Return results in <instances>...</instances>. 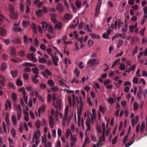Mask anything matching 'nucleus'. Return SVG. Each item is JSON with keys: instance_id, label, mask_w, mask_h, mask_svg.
Segmentation results:
<instances>
[{"instance_id": "a19ab883", "label": "nucleus", "mask_w": 147, "mask_h": 147, "mask_svg": "<svg viewBox=\"0 0 147 147\" xmlns=\"http://www.w3.org/2000/svg\"><path fill=\"white\" fill-rule=\"evenodd\" d=\"M11 74L13 78H15L17 76L18 73L16 70L12 71L11 72Z\"/></svg>"}, {"instance_id": "9d476101", "label": "nucleus", "mask_w": 147, "mask_h": 147, "mask_svg": "<svg viewBox=\"0 0 147 147\" xmlns=\"http://www.w3.org/2000/svg\"><path fill=\"white\" fill-rule=\"evenodd\" d=\"M9 11L10 12L9 15L10 17H12L13 18H15L13 16V14H14L15 16H17L16 12H14V8L13 6L12 5L9 4Z\"/></svg>"}, {"instance_id": "58836bf2", "label": "nucleus", "mask_w": 147, "mask_h": 147, "mask_svg": "<svg viewBox=\"0 0 147 147\" xmlns=\"http://www.w3.org/2000/svg\"><path fill=\"white\" fill-rule=\"evenodd\" d=\"M93 83V86L95 89H100V88L99 85L98 83L94 82Z\"/></svg>"}, {"instance_id": "e433bc0d", "label": "nucleus", "mask_w": 147, "mask_h": 147, "mask_svg": "<svg viewBox=\"0 0 147 147\" xmlns=\"http://www.w3.org/2000/svg\"><path fill=\"white\" fill-rule=\"evenodd\" d=\"M47 84L50 86H53L55 85V84L53 81L51 80H49L47 81Z\"/></svg>"}, {"instance_id": "ea45409f", "label": "nucleus", "mask_w": 147, "mask_h": 147, "mask_svg": "<svg viewBox=\"0 0 147 147\" xmlns=\"http://www.w3.org/2000/svg\"><path fill=\"white\" fill-rule=\"evenodd\" d=\"M74 73L76 75L77 77H79L80 76V71L78 69V68H76L74 70Z\"/></svg>"}, {"instance_id": "7ed1b4c3", "label": "nucleus", "mask_w": 147, "mask_h": 147, "mask_svg": "<svg viewBox=\"0 0 147 147\" xmlns=\"http://www.w3.org/2000/svg\"><path fill=\"white\" fill-rule=\"evenodd\" d=\"M51 116L49 118V123L51 127L52 128L53 127L54 125L53 117H55L56 120H58V112L57 111L55 112L54 109H51Z\"/></svg>"}, {"instance_id": "f257e3e1", "label": "nucleus", "mask_w": 147, "mask_h": 147, "mask_svg": "<svg viewBox=\"0 0 147 147\" xmlns=\"http://www.w3.org/2000/svg\"><path fill=\"white\" fill-rule=\"evenodd\" d=\"M40 23L42 24V27L40 25L38 26V30L39 33H42L47 31L51 33H53V29L51 26L48 24L46 22H42Z\"/></svg>"}, {"instance_id": "20e7f679", "label": "nucleus", "mask_w": 147, "mask_h": 147, "mask_svg": "<svg viewBox=\"0 0 147 147\" xmlns=\"http://www.w3.org/2000/svg\"><path fill=\"white\" fill-rule=\"evenodd\" d=\"M83 107V103L82 102H81L80 107L78 108V125L79 126H80L81 125L82 128L83 129H84V121L82 119H81V115L82 113L81 108Z\"/></svg>"}, {"instance_id": "09e8293b", "label": "nucleus", "mask_w": 147, "mask_h": 147, "mask_svg": "<svg viewBox=\"0 0 147 147\" xmlns=\"http://www.w3.org/2000/svg\"><path fill=\"white\" fill-rule=\"evenodd\" d=\"M71 133L70 129H67L65 133L66 138H67Z\"/></svg>"}, {"instance_id": "79ce46f5", "label": "nucleus", "mask_w": 147, "mask_h": 147, "mask_svg": "<svg viewBox=\"0 0 147 147\" xmlns=\"http://www.w3.org/2000/svg\"><path fill=\"white\" fill-rule=\"evenodd\" d=\"M46 142V136L45 134L44 136L42 137L41 142L45 145Z\"/></svg>"}, {"instance_id": "603ef678", "label": "nucleus", "mask_w": 147, "mask_h": 147, "mask_svg": "<svg viewBox=\"0 0 147 147\" xmlns=\"http://www.w3.org/2000/svg\"><path fill=\"white\" fill-rule=\"evenodd\" d=\"M40 49L43 51H46L47 49V47L44 44H41L40 45Z\"/></svg>"}, {"instance_id": "37998d69", "label": "nucleus", "mask_w": 147, "mask_h": 147, "mask_svg": "<svg viewBox=\"0 0 147 147\" xmlns=\"http://www.w3.org/2000/svg\"><path fill=\"white\" fill-rule=\"evenodd\" d=\"M7 65L6 63H4L2 64L1 69L2 71L5 70L7 68Z\"/></svg>"}, {"instance_id": "423d86ee", "label": "nucleus", "mask_w": 147, "mask_h": 147, "mask_svg": "<svg viewBox=\"0 0 147 147\" xmlns=\"http://www.w3.org/2000/svg\"><path fill=\"white\" fill-rule=\"evenodd\" d=\"M38 135L39 136H40L41 135V132L39 130H37L36 131L34 132L32 138V143H34L35 142V143L36 146H37L39 144V142L37 140Z\"/></svg>"}, {"instance_id": "4be33fe9", "label": "nucleus", "mask_w": 147, "mask_h": 147, "mask_svg": "<svg viewBox=\"0 0 147 147\" xmlns=\"http://www.w3.org/2000/svg\"><path fill=\"white\" fill-rule=\"evenodd\" d=\"M62 26V23L59 22L55 25V28L56 30H59Z\"/></svg>"}, {"instance_id": "a211bd4d", "label": "nucleus", "mask_w": 147, "mask_h": 147, "mask_svg": "<svg viewBox=\"0 0 147 147\" xmlns=\"http://www.w3.org/2000/svg\"><path fill=\"white\" fill-rule=\"evenodd\" d=\"M27 57L34 62H36L37 61V59L34 57L33 53L28 54Z\"/></svg>"}, {"instance_id": "6e6d98bb", "label": "nucleus", "mask_w": 147, "mask_h": 147, "mask_svg": "<svg viewBox=\"0 0 147 147\" xmlns=\"http://www.w3.org/2000/svg\"><path fill=\"white\" fill-rule=\"evenodd\" d=\"M35 125L36 127L37 128H39L40 126V122L39 120H37L35 123Z\"/></svg>"}, {"instance_id": "0eeeda50", "label": "nucleus", "mask_w": 147, "mask_h": 147, "mask_svg": "<svg viewBox=\"0 0 147 147\" xmlns=\"http://www.w3.org/2000/svg\"><path fill=\"white\" fill-rule=\"evenodd\" d=\"M123 24L122 22L119 20L117 19L115 21L114 24H111V27L112 29L116 30L117 26L120 28L122 26Z\"/></svg>"}, {"instance_id": "13d9d810", "label": "nucleus", "mask_w": 147, "mask_h": 147, "mask_svg": "<svg viewBox=\"0 0 147 147\" xmlns=\"http://www.w3.org/2000/svg\"><path fill=\"white\" fill-rule=\"evenodd\" d=\"M139 106V104L137 103L136 102H135L134 104L133 105V108L134 110H136L138 108Z\"/></svg>"}, {"instance_id": "9b49d317", "label": "nucleus", "mask_w": 147, "mask_h": 147, "mask_svg": "<svg viewBox=\"0 0 147 147\" xmlns=\"http://www.w3.org/2000/svg\"><path fill=\"white\" fill-rule=\"evenodd\" d=\"M46 109V106L43 104L41 107H40L38 110V113L36 112V117H40V113H43Z\"/></svg>"}, {"instance_id": "2f4dec72", "label": "nucleus", "mask_w": 147, "mask_h": 147, "mask_svg": "<svg viewBox=\"0 0 147 147\" xmlns=\"http://www.w3.org/2000/svg\"><path fill=\"white\" fill-rule=\"evenodd\" d=\"M35 13L38 16L40 17L42 15L43 11L42 10L39 9L35 11Z\"/></svg>"}, {"instance_id": "5701e85b", "label": "nucleus", "mask_w": 147, "mask_h": 147, "mask_svg": "<svg viewBox=\"0 0 147 147\" xmlns=\"http://www.w3.org/2000/svg\"><path fill=\"white\" fill-rule=\"evenodd\" d=\"M22 26L25 28L28 27L30 26V23L28 21L24 20L22 22Z\"/></svg>"}, {"instance_id": "b1692460", "label": "nucleus", "mask_w": 147, "mask_h": 147, "mask_svg": "<svg viewBox=\"0 0 147 147\" xmlns=\"http://www.w3.org/2000/svg\"><path fill=\"white\" fill-rule=\"evenodd\" d=\"M5 106L6 109H7L8 108L10 109L11 107V105L10 101L8 99L6 100L5 103Z\"/></svg>"}, {"instance_id": "338daca9", "label": "nucleus", "mask_w": 147, "mask_h": 147, "mask_svg": "<svg viewBox=\"0 0 147 147\" xmlns=\"http://www.w3.org/2000/svg\"><path fill=\"white\" fill-rule=\"evenodd\" d=\"M46 59L44 58H39V61L40 63H43L46 62Z\"/></svg>"}, {"instance_id": "774afa93", "label": "nucleus", "mask_w": 147, "mask_h": 147, "mask_svg": "<svg viewBox=\"0 0 147 147\" xmlns=\"http://www.w3.org/2000/svg\"><path fill=\"white\" fill-rule=\"evenodd\" d=\"M44 145L45 146V147H51L52 146L51 143L50 142H48Z\"/></svg>"}, {"instance_id": "a878e982", "label": "nucleus", "mask_w": 147, "mask_h": 147, "mask_svg": "<svg viewBox=\"0 0 147 147\" xmlns=\"http://www.w3.org/2000/svg\"><path fill=\"white\" fill-rule=\"evenodd\" d=\"M136 67V65L134 64L128 68L125 71L128 72H129L131 71L135 70Z\"/></svg>"}, {"instance_id": "c756f323", "label": "nucleus", "mask_w": 147, "mask_h": 147, "mask_svg": "<svg viewBox=\"0 0 147 147\" xmlns=\"http://www.w3.org/2000/svg\"><path fill=\"white\" fill-rule=\"evenodd\" d=\"M11 60L15 63L22 62L23 61L22 59L17 58H15V59H11Z\"/></svg>"}, {"instance_id": "6e6552de", "label": "nucleus", "mask_w": 147, "mask_h": 147, "mask_svg": "<svg viewBox=\"0 0 147 147\" xmlns=\"http://www.w3.org/2000/svg\"><path fill=\"white\" fill-rule=\"evenodd\" d=\"M70 140V144L71 147L73 146L78 141V139L76 136L75 135H73L72 133L71 134Z\"/></svg>"}, {"instance_id": "680f3d73", "label": "nucleus", "mask_w": 147, "mask_h": 147, "mask_svg": "<svg viewBox=\"0 0 147 147\" xmlns=\"http://www.w3.org/2000/svg\"><path fill=\"white\" fill-rule=\"evenodd\" d=\"M46 50L47 52L51 56H53V55L51 53L52 49H51L50 48H47V49Z\"/></svg>"}, {"instance_id": "6ab92c4d", "label": "nucleus", "mask_w": 147, "mask_h": 147, "mask_svg": "<svg viewBox=\"0 0 147 147\" xmlns=\"http://www.w3.org/2000/svg\"><path fill=\"white\" fill-rule=\"evenodd\" d=\"M91 121V119L89 118V119H87L86 120V122H85V124L86 127H87V128L86 129V136L87 135V130H90V123Z\"/></svg>"}, {"instance_id": "cd10ccee", "label": "nucleus", "mask_w": 147, "mask_h": 147, "mask_svg": "<svg viewBox=\"0 0 147 147\" xmlns=\"http://www.w3.org/2000/svg\"><path fill=\"white\" fill-rule=\"evenodd\" d=\"M11 118L12 123L15 126H16L17 124V120L16 117L15 116L12 115Z\"/></svg>"}, {"instance_id": "aec40b11", "label": "nucleus", "mask_w": 147, "mask_h": 147, "mask_svg": "<svg viewBox=\"0 0 147 147\" xmlns=\"http://www.w3.org/2000/svg\"><path fill=\"white\" fill-rule=\"evenodd\" d=\"M101 6V5H96L95 13V16H98L100 13V9Z\"/></svg>"}, {"instance_id": "c9c22d12", "label": "nucleus", "mask_w": 147, "mask_h": 147, "mask_svg": "<svg viewBox=\"0 0 147 147\" xmlns=\"http://www.w3.org/2000/svg\"><path fill=\"white\" fill-rule=\"evenodd\" d=\"M2 125L3 130L5 132L7 133V130L9 131L8 127V126L7 128V127L6 124L4 122H3Z\"/></svg>"}, {"instance_id": "69168bd1", "label": "nucleus", "mask_w": 147, "mask_h": 147, "mask_svg": "<svg viewBox=\"0 0 147 147\" xmlns=\"http://www.w3.org/2000/svg\"><path fill=\"white\" fill-rule=\"evenodd\" d=\"M19 91L20 92H22L23 94L24 95H25L26 92L25 90V88L24 87L20 88L19 89Z\"/></svg>"}, {"instance_id": "393cba45", "label": "nucleus", "mask_w": 147, "mask_h": 147, "mask_svg": "<svg viewBox=\"0 0 147 147\" xmlns=\"http://www.w3.org/2000/svg\"><path fill=\"white\" fill-rule=\"evenodd\" d=\"M6 80L5 78L3 76L0 75V84L3 85H4V82Z\"/></svg>"}, {"instance_id": "2eb2a0df", "label": "nucleus", "mask_w": 147, "mask_h": 147, "mask_svg": "<svg viewBox=\"0 0 147 147\" xmlns=\"http://www.w3.org/2000/svg\"><path fill=\"white\" fill-rule=\"evenodd\" d=\"M99 61H96L95 59H91L89 60L87 63V64L90 65H97L99 63Z\"/></svg>"}, {"instance_id": "a18cd8bd", "label": "nucleus", "mask_w": 147, "mask_h": 147, "mask_svg": "<svg viewBox=\"0 0 147 147\" xmlns=\"http://www.w3.org/2000/svg\"><path fill=\"white\" fill-rule=\"evenodd\" d=\"M106 100L108 102L112 104L115 101L114 99L112 98H106Z\"/></svg>"}, {"instance_id": "de8ad7c7", "label": "nucleus", "mask_w": 147, "mask_h": 147, "mask_svg": "<svg viewBox=\"0 0 147 147\" xmlns=\"http://www.w3.org/2000/svg\"><path fill=\"white\" fill-rule=\"evenodd\" d=\"M119 69L123 71L125 69V65L123 63L121 64L119 67Z\"/></svg>"}, {"instance_id": "49530a36", "label": "nucleus", "mask_w": 147, "mask_h": 147, "mask_svg": "<svg viewBox=\"0 0 147 147\" xmlns=\"http://www.w3.org/2000/svg\"><path fill=\"white\" fill-rule=\"evenodd\" d=\"M8 141L9 142V146L10 147H14L12 146V145L13 144V140L10 138H8Z\"/></svg>"}, {"instance_id": "4d7b16f0", "label": "nucleus", "mask_w": 147, "mask_h": 147, "mask_svg": "<svg viewBox=\"0 0 147 147\" xmlns=\"http://www.w3.org/2000/svg\"><path fill=\"white\" fill-rule=\"evenodd\" d=\"M64 62L65 64H67L68 63L71 64V62L70 59L68 58H65L64 60Z\"/></svg>"}, {"instance_id": "5fc2aeb1", "label": "nucleus", "mask_w": 147, "mask_h": 147, "mask_svg": "<svg viewBox=\"0 0 147 147\" xmlns=\"http://www.w3.org/2000/svg\"><path fill=\"white\" fill-rule=\"evenodd\" d=\"M32 71L34 74L37 75L39 73V69L37 67H35L32 69Z\"/></svg>"}, {"instance_id": "8fccbe9b", "label": "nucleus", "mask_w": 147, "mask_h": 147, "mask_svg": "<svg viewBox=\"0 0 147 147\" xmlns=\"http://www.w3.org/2000/svg\"><path fill=\"white\" fill-rule=\"evenodd\" d=\"M10 53L11 55L14 56L16 55L15 52V49L14 48H10Z\"/></svg>"}, {"instance_id": "ddd939ff", "label": "nucleus", "mask_w": 147, "mask_h": 147, "mask_svg": "<svg viewBox=\"0 0 147 147\" xmlns=\"http://www.w3.org/2000/svg\"><path fill=\"white\" fill-rule=\"evenodd\" d=\"M78 20L77 18L74 19L69 25L70 28H75L78 25Z\"/></svg>"}, {"instance_id": "7c9ffc66", "label": "nucleus", "mask_w": 147, "mask_h": 147, "mask_svg": "<svg viewBox=\"0 0 147 147\" xmlns=\"http://www.w3.org/2000/svg\"><path fill=\"white\" fill-rule=\"evenodd\" d=\"M5 120L7 125L9 126V114L7 113L5 114Z\"/></svg>"}, {"instance_id": "bf43d9fd", "label": "nucleus", "mask_w": 147, "mask_h": 147, "mask_svg": "<svg viewBox=\"0 0 147 147\" xmlns=\"http://www.w3.org/2000/svg\"><path fill=\"white\" fill-rule=\"evenodd\" d=\"M11 98L13 101H15L17 99V96L14 93H13L11 94Z\"/></svg>"}, {"instance_id": "dca6fc26", "label": "nucleus", "mask_w": 147, "mask_h": 147, "mask_svg": "<svg viewBox=\"0 0 147 147\" xmlns=\"http://www.w3.org/2000/svg\"><path fill=\"white\" fill-rule=\"evenodd\" d=\"M56 10L59 13H62L64 11V8L62 5L59 3L57 5L56 7Z\"/></svg>"}, {"instance_id": "e2e57ef3", "label": "nucleus", "mask_w": 147, "mask_h": 147, "mask_svg": "<svg viewBox=\"0 0 147 147\" xmlns=\"http://www.w3.org/2000/svg\"><path fill=\"white\" fill-rule=\"evenodd\" d=\"M94 43L93 41L91 39H89L88 40V45L89 47L92 46Z\"/></svg>"}, {"instance_id": "412c9836", "label": "nucleus", "mask_w": 147, "mask_h": 147, "mask_svg": "<svg viewBox=\"0 0 147 147\" xmlns=\"http://www.w3.org/2000/svg\"><path fill=\"white\" fill-rule=\"evenodd\" d=\"M52 57V59L54 64L57 66L58 65V62L59 61V59L56 56L54 57L53 55L51 56Z\"/></svg>"}, {"instance_id": "39448f33", "label": "nucleus", "mask_w": 147, "mask_h": 147, "mask_svg": "<svg viewBox=\"0 0 147 147\" xmlns=\"http://www.w3.org/2000/svg\"><path fill=\"white\" fill-rule=\"evenodd\" d=\"M105 124L104 123H102V125L103 127L102 128L103 133L102 135L100 138L99 141L97 142L96 144L97 146L95 144L93 145V147H98V146H102L103 145V143L105 141V132L106 127L105 126Z\"/></svg>"}, {"instance_id": "c03bdc74", "label": "nucleus", "mask_w": 147, "mask_h": 147, "mask_svg": "<svg viewBox=\"0 0 147 147\" xmlns=\"http://www.w3.org/2000/svg\"><path fill=\"white\" fill-rule=\"evenodd\" d=\"M13 30L16 32H21L23 30V29L20 27H14L13 28Z\"/></svg>"}, {"instance_id": "052dcab7", "label": "nucleus", "mask_w": 147, "mask_h": 147, "mask_svg": "<svg viewBox=\"0 0 147 147\" xmlns=\"http://www.w3.org/2000/svg\"><path fill=\"white\" fill-rule=\"evenodd\" d=\"M62 90H63L64 92L67 93H73L74 92L73 90H71L66 89H63Z\"/></svg>"}, {"instance_id": "f704fd0d", "label": "nucleus", "mask_w": 147, "mask_h": 147, "mask_svg": "<svg viewBox=\"0 0 147 147\" xmlns=\"http://www.w3.org/2000/svg\"><path fill=\"white\" fill-rule=\"evenodd\" d=\"M13 106L14 107L16 108L19 112H21V108L20 105L19 104H17L15 103H14Z\"/></svg>"}, {"instance_id": "4468645a", "label": "nucleus", "mask_w": 147, "mask_h": 147, "mask_svg": "<svg viewBox=\"0 0 147 147\" xmlns=\"http://www.w3.org/2000/svg\"><path fill=\"white\" fill-rule=\"evenodd\" d=\"M73 35L75 37L76 39L78 41H79L81 39H83V37H82L81 38H78V34L77 32L76 31H74L73 32V34L72 33H71L69 35V36L70 37H72Z\"/></svg>"}, {"instance_id": "f8f14e48", "label": "nucleus", "mask_w": 147, "mask_h": 147, "mask_svg": "<svg viewBox=\"0 0 147 147\" xmlns=\"http://www.w3.org/2000/svg\"><path fill=\"white\" fill-rule=\"evenodd\" d=\"M145 129H146V131H147V115L146 119V123L142 122L141 125L140 131L141 132H143Z\"/></svg>"}, {"instance_id": "864d4df0", "label": "nucleus", "mask_w": 147, "mask_h": 147, "mask_svg": "<svg viewBox=\"0 0 147 147\" xmlns=\"http://www.w3.org/2000/svg\"><path fill=\"white\" fill-rule=\"evenodd\" d=\"M137 26V24L136 23L135 24L134 26H131L129 27V31L131 32H133V29H134V28Z\"/></svg>"}, {"instance_id": "c85d7f7f", "label": "nucleus", "mask_w": 147, "mask_h": 147, "mask_svg": "<svg viewBox=\"0 0 147 147\" xmlns=\"http://www.w3.org/2000/svg\"><path fill=\"white\" fill-rule=\"evenodd\" d=\"M92 114H90L91 117V120H93L94 119L96 116V111L94 108H93L92 109Z\"/></svg>"}, {"instance_id": "3c124183", "label": "nucleus", "mask_w": 147, "mask_h": 147, "mask_svg": "<svg viewBox=\"0 0 147 147\" xmlns=\"http://www.w3.org/2000/svg\"><path fill=\"white\" fill-rule=\"evenodd\" d=\"M16 84L19 86H21L22 85L23 83L22 81L20 79H17L16 81Z\"/></svg>"}, {"instance_id": "1a4fd4ad", "label": "nucleus", "mask_w": 147, "mask_h": 147, "mask_svg": "<svg viewBox=\"0 0 147 147\" xmlns=\"http://www.w3.org/2000/svg\"><path fill=\"white\" fill-rule=\"evenodd\" d=\"M53 106L57 109H60L61 108L62 106V102L61 99L57 100V101H53Z\"/></svg>"}, {"instance_id": "f3484780", "label": "nucleus", "mask_w": 147, "mask_h": 147, "mask_svg": "<svg viewBox=\"0 0 147 147\" xmlns=\"http://www.w3.org/2000/svg\"><path fill=\"white\" fill-rule=\"evenodd\" d=\"M72 14L66 13L64 15V19L67 22H68L70 19L72 18Z\"/></svg>"}, {"instance_id": "bb28decb", "label": "nucleus", "mask_w": 147, "mask_h": 147, "mask_svg": "<svg viewBox=\"0 0 147 147\" xmlns=\"http://www.w3.org/2000/svg\"><path fill=\"white\" fill-rule=\"evenodd\" d=\"M90 36L93 38H100V36L96 34L92 33L90 34Z\"/></svg>"}, {"instance_id": "72a5a7b5", "label": "nucleus", "mask_w": 147, "mask_h": 147, "mask_svg": "<svg viewBox=\"0 0 147 147\" xmlns=\"http://www.w3.org/2000/svg\"><path fill=\"white\" fill-rule=\"evenodd\" d=\"M38 76L37 75H35L34 77H32V80L34 83H37L38 82V80L37 79L38 78Z\"/></svg>"}, {"instance_id": "473e14b6", "label": "nucleus", "mask_w": 147, "mask_h": 147, "mask_svg": "<svg viewBox=\"0 0 147 147\" xmlns=\"http://www.w3.org/2000/svg\"><path fill=\"white\" fill-rule=\"evenodd\" d=\"M75 4L77 8H80L81 7L82 3L80 1L78 0H76L75 2Z\"/></svg>"}, {"instance_id": "f03ea898", "label": "nucleus", "mask_w": 147, "mask_h": 147, "mask_svg": "<svg viewBox=\"0 0 147 147\" xmlns=\"http://www.w3.org/2000/svg\"><path fill=\"white\" fill-rule=\"evenodd\" d=\"M68 113L69 106L68 105H67L66 106L64 109V116H63V114L61 113H60L59 114L60 118H62V124L63 126H64L65 125L66 121L68 123L71 119V116H67Z\"/></svg>"}, {"instance_id": "4c0bfd02", "label": "nucleus", "mask_w": 147, "mask_h": 147, "mask_svg": "<svg viewBox=\"0 0 147 147\" xmlns=\"http://www.w3.org/2000/svg\"><path fill=\"white\" fill-rule=\"evenodd\" d=\"M68 101L69 103V105L70 107H71L72 106H73L74 105V103L73 102H72L71 98L70 96H68Z\"/></svg>"}, {"instance_id": "0e129e2a", "label": "nucleus", "mask_w": 147, "mask_h": 147, "mask_svg": "<svg viewBox=\"0 0 147 147\" xmlns=\"http://www.w3.org/2000/svg\"><path fill=\"white\" fill-rule=\"evenodd\" d=\"M85 28L88 31L90 32H92V31L91 29L90 28L88 24H87Z\"/></svg>"}]
</instances>
